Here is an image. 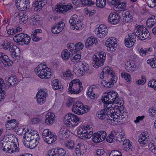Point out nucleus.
Segmentation results:
<instances>
[{
	"mask_svg": "<svg viewBox=\"0 0 156 156\" xmlns=\"http://www.w3.org/2000/svg\"><path fill=\"white\" fill-rule=\"evenodd\" d=\"M120 16L117 13H111L108 18V22L112 24H115L118 23L120 21Z\"/></svg>",
	"mask_w": 156,
	"mask_h": 156,
	"instance_id": "nucleus-16",
	"label": "nucleus"
},
{
	"mask_svg": "<svg viewBox=\"0 0 156 156\" xmlns=\"http://www.w3.org/2000/svg\"><path fill=\"white\" fill-rule=\"evenodd\" d=\"M148 85L156 90V80H153L149 81L148 83Z\"/></svg>",
	"mask_w": 156,
	"mask_h": 156,
	"instance_id": "nucleus-54",
	"label": "nucleus"
},
{
	"mask_svg": "<svg viewBox=\"0 0 156 156\" xmlns=\"http://www.w3.org/2000/svg\"><path fill=\"white\" fill-rule=\"evenodd\" d=\"M39 141V137L37 138L36 136H34L33 139L31 140L30 142L28 144H27V147H28L30 149H33L36 147L38 145Z\"/></svg>",
	"mask_w": 156,
	"mask_h": 156,
	"instance_id": "nucleus-28",
	"label": "nucleus"
},
{
	"mask_svg": "<svg viewBox=\"0 0 156 156\" xmlns=\"http://www.w3.org/2000/svg\"><path fill=\"white\" fill-rule=\"evenodd\" d=\"M22 30V29L19 26H15L14 28H12V32L14 34L21 31Z\"/></svg>",
	"mask_w": 156,
	"mask_h": 156,
	"instance_id": "nucleus-63",
	"label": "nucleus"
},
{
	"mask_svg": "<svg viewBox=\"0 0 156 156\" xmlns=\"http://www.w3.org/2000/svg\"><path fill=\"white\" fill-rule=\"evenodd\" d=\"M47 2V0H35L33 6L34 7L41 9L46 4Z\"/></svg>",
	"mask_w": 156,
	"mask_h": 156,
	"instance_id": "nucleus-30",
	"label": "nucleus"
},
{
	"mask_svg": "<svg viewBox=\"0 0 156 156\" xmlns=\"http://www.w3.org/2000/svg\"><path fill=\"white\" fill-rule=\"evenodd\" d=\"M80 81V80L78 79H76L72 80L69 84V88H71L72 87V86H73V85L75 84V85H77L78 84V83Z\"/></svg>",
	"mask_w": 156,
	"mask_h": 156,
	"instance_id": "nucleus-61",
	"label": "nucleus"
},
{
	"mask_svg": "<svg viewBox=\"0 0 156 156\" xmlns=\"http://www.w3.org/2000/svg\"><path fill=\"white\" fill-rule=\"evenodd\" d=\"M66 154V151L64 149L58 148L49 151L47 156H64Z\"/></svg>",
	"mask_w": 156,
	"mask_h": 156,
	"instance_id": "nucleus-14",
	"label": "nucleus"
},
{
	"mask_svg": "<svg viewBox=\"0 0 156 156\" xmlns=\"http://www.w3.org/2000/svg\"><path fill=\"white\" fill-rule=\"evenodd\" d=\"M80 120V118L77 116L72 113H68L66 115L63 119L65 125L72 128L77 126Z\"/></svg>",
	"mask_w": 156,
	"mask_h": 156,
	"instance_id": "nucleus-2",
	"label": "nucleus"
},
{
	"mask_svg": "<svg viewBox=\"0 0 156 156\" xmlns=\"http://www.w3.org/2000/svg\"><path fill=\"white\" fill-rule=\"evenodd\" d=\"M122 103L121 102L119 104H117V105H114L112 107V110L111 111L112 113H114V115L118 114L117 112L119 111V112H120V110H123L124 108V107L123 106V105H121Z\"/></svg>",
	"mask_w": 156,
	"mask_h": 156,
	"instance_id": "nucleus-35",
	"label": "nucleus"
},
{
	"mask_svg": "<svg viewBox=\"0 0 156 156\" xmlns=\"http://www.w3.org/2000/svg\"><path fill=\"white\" fill-rule=\"evenodd\" d=\"M69 131L65 127H62L60 129L58 136L60 140H65L69 136Z\"/></svg>",
	"mask_w": 156,
	"mask_h": 156,
	"instance_id": "nucleus-23",
	"label": "nucleus"
},
{
	"mask_svg": "<svg viewBox=\"0 0 156 156\" xmlns=\"http://www.w3.org/2000/svg\"><path fill=\"white\" fill-rule=\"evenodd\" d=\"M125 68L127 71L129 72H132L135 70V66L133 63L129 62H127Z\"/></svg>",
	"mask_w": 156,
	"mask_h": 156,
	"instance_id": "nucleus-42",
	"label": "nucleus"
},
{
	"mask_svg": "<svg viewBox=\"0 0 156 156\" xmlns=\"http://www.w3.org/2000/svg\"><path fill=\"white\" fill-rule=\"evenodd\" d=\"M106 58V54L101 51L96 53L93 57L92 62L94 67L96 68L99 66H103L105 61Z\"/></svg>",
	"mask_w": 156,
	"mask_h": 156,
	"instance_id": "nucleus-3",
	"label": "nucleus"
},
{
	"mask_svg": "<svg viewBox=\"0 0 156 156\" xmlns=\"http://www.w3.org/2000/svg\"><path fill=\"white\" fill-rule=\"evenodd\" d=\"M111 111L110 112L108 111V113L107 115L106 119L108 120H110L111 121V123H112V119H113V118H114L115 115L114 113H112Z\"/></svg>",
	"mask_w": 156,
	"mask_h": 156,
	"instance_id": "nucleus-53",
	"label": "nucleus"
},
{
	"mask_svg": "<svg viewBox=\"0 0 156 156\" xmlns=\"http://www.w3.org/2000/svg\"><path fill=\"white\" fill-rule=\"evenodd\" d=\"M15 3L17 8L21 11L27 9L30 6L29 0H16Z\"/></svg>",
	"mask_w": 156,
	"mask_h": 156,
	"instance_id": "nucleus-11",
	"label": "nucleus"
},
{
	"mask_svg": "<svg viewBox=\"0 0 156 156\" xmlns=\"http://www.w3.org/2000/svg\"><path fill=\"white\" fill-rule=\"evenodd\" d=\"M39 18L37 16L34 17L30 19V23L32 25H35L37 23H39Z\"/></svg>",
	"mask_w": 156,
	"mask_h": 156,
	"instance_id": "nucleus-59",
	"label": "nucleus"
},
{
	"mask_svg": "<svg viewBox=\"0 0 156 156\" xmlns=\"http://www.w3.org/2000/svg\"><path fill=\"white\" fill-rule=\"evenodd\" d=\"M84 25L81 22L77 21L74 24H72L70 27L71 29L73 30H81L83 27Z\"/></svg>",
	"mask_w": 156,
	"mask_h": 156,
	"instance_id": "nucleus-34",
	"label": "nucleus"
},
{
	"mask_svg": "<svg viewBox=\"0 0 156 156\" xmlns=\"http://www.w3.org/2000/svg\"><path fill=\"white\" fill-rule=\"evenodd\" d=\"M125 44L126 47L131 48L133 46L136 41V36L135 34L130 33L125 39Z\"/></svg>",
	"mask_w": 156,
	"mask_h": 156,
	"instance_id": "nucleus-12",
	"label": "nucleus"
},
{
	"mask_svg": "<svg viewBox=\"0 0 156 156\" xmlns=\"http://www.w3.org/2000/svg\"><path fill=\"white\" fill-rule=\"evenodd\" d=\"M98 41L97 38L94 37H90L88 38L86 40L85 46L87 48H89L90 46L95 44L96 45H97Z\"/></svg>",
	"mask_w": 156,
	"mask_h": 156,
	"instance_id": "nucleus-27",
	"label": "nucleus"
},
{
	"mask_svg": "<svg viewBox=\"0 0 156 156\" xmlns=\"http://www.w3.org/2000/svg\"><path fill=\"white\" fill-rule=\"evenodd\" d=\"M78 147L80 149V150L82 152L83 154H84L86 152V150L87 149V146L83 144H81L80 143L78 144Z\"/></svg>",
	"mask_w": 156,
	"mask_h": 156,
	"instance_id": "nucleus-51",
	"label": "nucleus"
},
{
	"mask_svg": "<svg viewBox=\"0 0 156 156\" xmlns=\"http://www.w3.org/2000/svg\"><path fill=\"white\" fill-rule=\"evenodd\" d=\"M125 135L124 133L122 132H119V135L118 136H117L115 140L116 141H118L119 142H122L124 139Z\"/></svg>",
	"mask_w": 156,
	"mask_h": 156,
	"instance_id": "nucleus-50",
	"label": "nucleus"
},
{
	"mask_svg": "<svg viewBox=\"0 0 156 156\" xmlns=\"http://www.w3.org/2000/svg\"><path fill=\"white\" fill-rule=\"evenodd\" d=\"M94 86H91L87 92V95L91 99H95L97 98V95L95 94V91L96 89Z\"/></svg>",
	"mask_w": 156,
	"mask_h": 156,
	"instance_id": "nucleus-32",
	"label": "nucleus"
},
{
	"mask_svg": "<svg viewBox=\"0 0 156 156\" xmlns=\"http://www.w3.org/2000/svg\"><path fill=\"white\" fill-rule=\"evenodd\" d=\"M108 30L106 26L103 24L100 25L98 27L95 29V32L98 37L100 38L104 37L107 34Z\"/></svg>",
	"mask_w": 156,
	"mask_h": 156,
	"instance_id": "nucleus-10",
	"label": "nucleus"
},
{
	"mask_svg": "<svg viewBox=\"0 0 156 156\" xmlns=\"http://www.w3.org/2000/svg\"><path fill=\"white\" fill-rule=\"evenodd\" d=\"M103 101L104 103V110H107L108 111H109V112L112 111V107L114 106L113 104L112 105H111L112 103L110 102V101Z\"/></svg>",
	"mask_w": 156,
	"mask_h": 156,
	"instance_id": "nucleus-43",
	"label": "nucleus"
},
{
	"mask_svg": "<svg viewBox=\"0 0 156 156\" xmlns=\"http://www.w3.org/2000/svg\"><path fill=\"white\" fill-rule=\"evenodd\" d=\"M52 85L53 89L54 90L58 89L60 91L63 90V87L61 86L59 87L58 85V80L56 79L54 80L52 82Z\"/></svg>",
	"mask_w": 156,
	"mask_h": 156,
	"instance_id": "nucleus-41",
	"label": "nucleus"
},
{
	"mask_svg": "<svg viewBox=\"0 0 156 156\" xmlns=\"http://www.w3.org/2000/svg\"><path fill=\"white\" fill-rule=\"evenodd\" d=\"M35 72L36 74L41 78H45V73L46 69L42 66L41 65H39L35 69Z\"/></svg>",
	"mask_w": 156,
	"mask_h": 156,
	"instance_id": "nucleus-19",
	"label": "nucleus"
},
{
	"mask_svg": "<svg viewBox=\"0 0 156 156\" xmlns=\"http://www.w3.org/2000/svg\"><path fill=\"white\" fill-rule=\"evenodd\" d=\"M9 51L12 53L13 58L18 56L20 54V51L19 48L15 45L12 44H9L8 48Z\"/></svg>",
	"mask_w": 156,
	"mask_h": 156,
	"instance_id": "nucleus-17",
	"label": "nucleus"
},
{
	"mask_svg": "<svg viewBox=\"0 0 156 156\" xmlns=\"http://www.w3.org/2000/svg\"><path fill=\"white\" fill-rule=\"evenodd\" d=\"M82 4L83 5H93L94 4V2L92 0H80Z\"/></svg>",
	"mask_w": 156,
	"mask_h": 156,
	"instance_id": "nucleus-52",
	"label": "nucleus"
},
{
	"mask_svg": "<svg viewBox=\"0 0 156 156\" xmlns=\"http://www.w3.org/2000/svg\"><path fill=\"white\" fill-rule=\"evenodd\" d=\"M18 123L16 122V121L15 119H12L8 120L6 124V126H9V129H17Z\"/></svg>",
	"mask_w": 156,
	"mask_h": 156,
	"instance_id": "nucleus-31",
	"label": "nucleus"
},
{
	"mask_svg": "<svg viewBox=\"0 0 156 156\" xmlns=\"http://www.w3.org/2000/svg\"><path fill=\"white\" fill-rule=\"evenodd\" d=\"M81 58L80 55V54H77L71 58V61L73 62H77L80 60Z\"/></svg>",
	"mask_w": 156,
	"mask_h": 156,
	"instance_id": "nucleus-62",
	"label": "nucleus"
},
{
	"mask_svg": "<svg viewBox=\"0 0 156 156\" xmlns=\"http://www.w3.org/2000/svg\"><path fill=\"white\" fill-rule=\"evenodd\" d=\"M96 5L97 7L100 8H103L106 5V0H96Z\"/></svg>",
	"mask_w": 156,
	"mask_h": 156,
	"instance_id": "nucleus-45",
	"label": "nucleus"
},
{
	"mask_svg": "<svg viewBox=\"0 0 156 156\" xmlns=\"http://www.w3.org/2000/svg\"><path fill=\"white\" fill-rule=\"evenodd\" d=\"M14 76H7L5 78L6 85L9 87L16 86L17 83V81Z\"/></svg>",
	"mask_w": 156,
	"mask_h": 156,
	"instance_id": "nucleus-24",
	"label": "nucleus"
},
{
	"mask_svg": "<svg viewBox=\"0 0 156 156\" xmlns=\"http://www.w3.org/2000/svg\"><path fill=\"white\" fill-rule=\"evenodd\" d=\"M28 19V16L23 13V16H22L19 18V21L20 23L24 24L27 22Z\"/></svg>",
	"mask_w": 156,
	"mask_h": 156,
	"instance_id": "nucleus-47",
	"label": "nucleus"
},
{
	"mask_svg": "<svg viewBox=\"0 0 156 156\" xmlns=\"http://www.w3.org/2000/svg\"><path fill=\"white\" fill-rule=\"evenodd\" d=\"M123 146L124 150L126 151H128L129 149L132 151H133L135 150V148L132 146V143L129 139L124 140Z\"/></svg>",
	"mask_w": 156,
	"mask_h": 156,
	"instance_id": "nucleus-25",
	"label": "nucleus"
},
{
	"mask_svg": "<svg viewBox=\"0 0 156 156\" xmlns=\"http://www.w3.org/2000/svg\"><path fill=\"white\" fill-rule=\"evenodd\" d=\"M43 89H40L36 95L37 102L40 105L43 104L45 101L47 95L46 92Z\"/></svg>",
	"mask_w": 156,
	"mask_h": 156,
	"instance_id": "nucleus-13",
	"label": "nucleus"
},
{
	"mask_svg": "<svg viewBox=\"0 0 156 156\" xmlns=\"http://www.w3.org/2000/svg\"><path fill=\"white\" fill-rule=\"evenodd\" d=\"M147 29L142 26L138 27L136 29V30L135 33V35L139 39L142 38V35L143 33L145 32V30Z\"/></svg>",
	"mask_w": 156,
	"mask_h": 156,
	"instance_id": "nucleus-33",
	"label": "nucleus"
},
{
	"mask_svg": "<svg viewBox=\"0 0 156 156\" xmlns=\"http://www.w3.org/2000/svg\"><path fill=\"white\" fill-rule=\"evenodd\" d=\"M148 5L151 8H154L156 6V0H148Z\"/></svg>",
	"mask_w": 156,
	"mask_h": 156,
	"instance_id": "nucleus-58",
	"label": "nucleus"
},
{
	"mask_svg": "<svg viewBox=\"0 0 156 156\" xmlns=\"http://www.w3.org/2000/svg\"><path fill=\"white\" fill-rule=\"evenodd\" d=\"M110 101L112 104H119L120 101L118 94L115 91H113L107 93L106 95L104 96L102 99V101Z\"/></svg>",
	"mask_w": 156,
	"mask_h": 156,
	"instance_id": "nucleus-7",
	"label": "nucleus"
},
{
	"mask_svg": "<svg viewBox=\"0 0 156 156\" xmlns=\"http://www.w3.org/2000/svg\"><path fill=\"white\" fill-rule=\"evenodd\" d=\"M82 108H83V104L79 101H76L73 104L72 110L75 113L80 115Z\"/></svg>",
	"mask_w": 156,
	"mask_h": 156,
	"instance_id": "nucleus-20",
	"label": "nucleus"
},
{
	"mask_svg": "<svg viewBox=\"0 0 156 156\" xmlns=\"http://www.w3.org/2000/svg\"><path fill=\"white\" fill-rule=\"evenodd\" d=\"M148 64L150 65L151 67L153 68H156V58H153L152 59H149L147 61Z\"/></svg>",
	"mask_w": 156,
	"mask_h": 156,
	"instance_id": "nucleus-46",
	"label": "nucleus"
},
{
	"mask_svg": "<svg viewBox=\"0 0 156 156\" xmlns=\"http://www.w3.org/2000/svg\"><path fill=\"white\" fill-rule=\"evenodd\" d=\"M73 7L72 5H57L55 10L60 13H65L67 11L72 9Z\"/></svg>",
	"mask_w": 156,
	"mask_h": 156,
	"instance_id": "nucleus-15",
	"label": "nucleus"
},
{
	"mask_svg": "<svg viewBox=\"0 0 156 156\" xmlns=\"http://www.w3.org/2000/svg\"><path fill=\"white\" fill-rule=\"evenodd\" d=\"M148 137L149 136L147 133L143 132L139 135V138L138 141L140 144L142 145H145L148 142Z\"/></svg>",
	"mask_w": 156,
	"mask_h": 156,
	"instance_id": "nucleus-26",
	"label": "nucleus"
},
{
	"mask_svg": "<svg viewBox=\"0 0 156 156\" xmlns=\"http://www.w3.org/2000/svg\"><path fill=\"white\" fill-rule=\"evenodd\" d=\"M152 50L151 48H141L139 49V52L140 55L143 56H145L147 54H149Z\"/></svg>",
	"mask_w": 156,
	"mask_h": 156,
	"instance_id": "nucleus-38",
	"label": "nucleus"
},
{
	"mask_svg": "<svg viewBox=\"0 0 156 156\" xmlns=\"http://www.w3.org/2000/svg\"><path fill=\"white\" fill-rule=\"evenodd\" d=\"M7 148V149L8 150L7 151L9 153H13L16 151L18 152L19 151V149L17 147H10L9 148V147H6Z\"/></svg>",
	"mask_w": 156,
	"mask_h": 156,
	"instance_id": "nucleus-56",
	"label": "nucleus"
},
{
	"mask_svg": "<svg viewBox=\"0 0 156 156\" xmlns=\"http://www.w3.org/2000/svg\"><path fill=\"white\" fill-rule=\"evenodd\" d=\"M82 83L81 82H79L77 85L74 84L72 87L69 88V91L73 94H78L80 93L83 90V87L82 86Z\"/></svg>",
	"mask_w": 156,
	"mask_h": 156,
	"instance_id": "nucleus-18",
	"label": "nucleus"
},
{
	"mask_svg": "<svg viewBox=\"0 0 156 156\" xmlns=\"http://www.w3.org/2000/svg\"><path fill=\"white\" fill-rule=\"evenodd\" d=\"M46 119L45 120V124L48 125H52L55 121V115L51 112H48L45 116Z\"/></svg>",
	"mask_w": 156,
	"mask_h": 156,
	"instance_id": "nucleus-22",
	"label": "nucleus"
},
{
	"mask_svg": "<svg viewBox=\"0 0 156 156\" xmlns=\"http://www.w3.org/2000/svg\"><path fill=\"white\" fill-rule=\"evenodd\" d=\"M34 33H35L34 32H32L31 36L32 39L33 41L38 42L42 39V37H39L37 34L36 35Z\"/></svg>",
	"mask_w": 156,
	"mask_h": 156,
	"instance_id": "nucleus-49",
	"label": "nucleus"
},
{
	"mask_svg": "<svg viewBox=\"0 0 156 156\" xmlns=\"http://www.w3.org/2000/svg\"><path fill=\"white\" fill-rule=\"evenodd\" d=\"M44 140L48 144H51L54 142L56 140L55 136L51 134L50 132V135L46 137Z\"/></svg>",
	"mask_w": 156,
	"mask_h": 156,
	"instance_id": "nucleus-36",
	"label": "nucleus"
},
{
	"mask_svg": "<svg viewBox=\"0 0 156 156\" xmlns=\"http://www.w3.org/2000/svg\"><path fill=\"white\" fill-rule=\"evenodd\" d=\"M13 39L18 45H23L28 44L30 41V37L27 34L20 33L15 35Z\"/></svg>",
	"mask_w": 156,
	"mask_h": 156,
	"instance_id": "nucleus-5",
	"label": "nucleus"
},
{
	"mask_svg": "<svg viewBox=\"0 0 156 156\" xmlns=\"http://www.w3.org/2000/svg\"><path fill=\"white\" fill-rule=\"evenodd\" d=\"M106 137V133L104 131H101L94 134L92 137L93 141L95 143L101 142L105 140Z\"/></svg>",
	"mask_w": 156,
	"mask_h": 156,
	"instance_id": "nucleus-8",
	"label": "nucleus"
},
{
	"mask_svg": "<svg viewBox=\"0 0 156 156\" xmlns=\"http://www.w3.org/2000/svg\"><path fill=\"white\" fill-rule=\"evenodd\" d=\"M116 41L115 39L111 37L106 41L105 45L107 47V50L110 52L114 51L117 47Z\"/></svg>",
	"mask_w": 156,
	"mask_h": 156,
	"instance_id": "nucleus-9",
	"label": "nucleus"
},
{
	"mask_svg": "<svg viewBox=\"0 0 156 156\" xmlns=\"http://www.w3.org/2000/svg\"><path fill=\"white\" fill-rule=\"evenodd\" d=\"M70 54L67 49H65L63 51L61 54L62 58L65 60H67L70 57Z\"/></svg>",
	"mask_w": 156,
	"mask_h": 156,
	"instance_id": "nucleus-44",
	"label": "nucleus"
},
{
	"mask_svg": "<svg viewBox=\"0 0 156 156\" xmlns=\"http://www.w3.org/2000/svg\"><path fill=\"white\" fill-rule=\"evenodd\" d=\"M80 64L82 67L80 68L82 70V72H87L89 69V67L87 64L85 62H81Z\"/></svg>",
	"mask_w": 156,
	"mask_h": 156,
	"instance_id": "nucleus-48",
	"label": "nucleus"
},
{
	"mask_svg": "<svg viewBox=\"0 0 156 156\" xmlns=\"http://www.w3.org/2000/svg\"><path fill=\"white\" fill-rule=\"evenodd\" d=\"M77 16L76 14L73 15L72 17L69 20V23L71 24V25L75 24L77 22Z\"/></svg>",
	"mask_w": 156,
	"mask_h": 156,
	"instance_id": "nucleus-55",
	"label": "nucleus"
},
{
	"mask_svg": "<svg viewBox=\"0 0 156 156\" xmlns=\"http://www.w3.org/2000/svg\"><path fill=\"white\" fill-rule=\"evenodd\" d=\"M108 113V111L107 110H101V111L97 112V116L100 119H104L106 118Z\"/></svg>",
	"mask_w": 156,
	"mask_h": 156,
	"instance_id": "nucleus-37",
	"label": "nucleus"
},
{
	"mask_svg": "<svg viewBox=\"0 0 156 156\" xmlns=\"http://www.w3.org/2000/svg\"><path fill=\"white\" fill-rule=\"evenodd\" d=\"M144 31L145 32L143 33L142 35V38H140V39L141 40H145L146 39L148 38L150 35L149 33L148 32V30L147 29L146 30H145V31Z\"/></svg>",
	"mask_w": 156,
	"mask_h": 156,
	"instance_id": "nucleus-60",
	"label": "nucleus"
},
{
	"mask_svg": "<svg viewBox=\"0 0 156 156\" xmlns=\"http://www.w3.org/2000/svg\"><path fill=\"white\" fill-rule=\"evenodd\" d=\"M92 129L90 125L84 126L79 128L77 132L80 135V137L82 139L90 138L93 134Z\"/></svg>",
	"mask_w": 156,
	"mask_h": 156,
	"instance_id": "nucleus-4",
	"label": "nucleus"
},
{
	"mask_svg": "<svg viewBox=\"0 0 156 156\" xmlns=\"http://www.w3.org/2000/svg\"><path fill=\"white\" fill-rule=\"evenodd\" d=\"M75 45V49L76 51H80L83 48V44L81 42L77 43Z\"/></svg>",
	"mask_w": 156,
	"mask_h": 156,
	"instance_id": "nucleus-57",
	"label": "nucleus"
},
{
	"mask_svg": "<svg viewBox=\"0 0 156 156\" xmlns=\"http://www.w3.org/2000/svg\"><path fill=\"white\" fill-rule=\"evenodd\" d=\"M64 26L65 23L64 22H60L52 27L51 31L53 34L59 33L64 29Z\"/></svg>",
	"mask_w": 156,
	"mask_h": 156,
	"instance_id": "nucleus-21",
	"label": "nucleus"
},
{
	"mask_svg": "<svg viewBox=\"0 0 156 156\" xmlns=\"http://www.w3.org/2000/svg\"><path fill=\"white\" fill-rule=\"evenodd\" d=\"M109 156H122L121 153L117 151H112Z\"/></svg>",
	"mask_w": 156,
	"mask_h": 156,
	"instance_id": "nucleus-64",
	"label": "nucleus"
},
{
	"mask_svg": "<svg viewBox=\"0 0 156 156\" xmlns=\"http://www.w3.org/2000/svg\"><path fill=\"white\" fill-rule=\"evenodd\" d=\"M65 146L67 149L73 150L75 147V144L74 142L72 140L66 141L64 143Z\"/></svg>",
	"mask_w": 156,
	"mask_h": 156,
	"instance_id": "nucleus-39",
	"label": "nucleus"
},
{
	"mask_svg": "<svg viewBox=\"0 0 156 156\" xmlns=\"http://www.w3.org/2000/svg\"><path fill=\"white\" fill-rule=\"evenodd\" d=\"M63 78L65 80H70L73 79V75L69 69H67L66 71L63 73Z\"/></svg>",
	"mask_w": 156,
	"mask_h": 156,
	"instance_id": "nucleus-40",
	"label": "nucleus"
},
{
	"mask_svg": "<svg viewBox=\"0 0 156 156\" xmlns=\"http://www.w3.org/2000/svg\"><path fill=\"white\" fill-rule=\"evenodd\" d=\"M37 132L32 129H28L27 131L24 132V135L23 137V144L25 147H27V144L30 142L31 140L33 139L34 136H36L37 138L39 137L38 134H37Z\"/></svg>",
	"mask_w": 156,
	"mask_h": 156,
	"instance_id": "nucleus-6",
	"label": "nucleus"
},
{
	"mask_svg": "<svg viewBox=\"0 0 156 156\" xmlns=\"http://www.w3.org/2000/svg\"><path fill=\"white\" fill-rule=\"evenodd\" d=\"M122 15L124 17L123 21L125 23H129L132 22L133 20V17L130 14L129 12L127 10L123 11Z\"/></svg>",
	"mask_w": 156,
	"mask_h": 156,
	"instance_id": "nucleus-29",
	"label": "nucleus"
},
{
	"mask_svg": "<svg viewBox=\"0 0 156 156\" xmlns=\"http://www.w3.org/2000/svg\"><path fill=\"white\" fill-rule=\"evenodd\" d=\"M105 76H106V78H105V80L101 81L102 85L106 87H112L114 84L117 81V78L109 67H105L103 69L100 74V77L101 79H103Z\"/></svg>",
	"mask_w": 156,
	"mask_h": 156,
	"instance_id": "nucleus-1",
	"label": "nucleus"
}]
</instances>
